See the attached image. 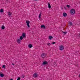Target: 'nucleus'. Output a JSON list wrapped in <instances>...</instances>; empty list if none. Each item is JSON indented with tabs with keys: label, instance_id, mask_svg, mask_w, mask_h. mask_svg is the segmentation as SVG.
Masks as SVG:
<instances>
[{
	"label": "nucleus",
	"instance_id": "nucleus-25",
	"mask_svg": "<svg viewBox=\"0 0 80 80\" xmlns=\"http://www.w3.org/2000/svg\"><path fill=\"white\" fill-rule=\"evenodd\" d=\"M63 33H64V34H66V33H67V32H63Z\"/></svg>",
	"mask_w": 80,
	"mask_h": 80
},
{
	"label": "nucleus",
	"instance_id": "nucleus-9",
	"mask_svg": "<svg viewBox=\"0 0 80 80\" xmlns=\"http://www.w3.org/2000/svg\"><path fill=\"white\" fill-rule=\"evenodd\" d=\"M28 47L29 48H32V45L31 44H29L28 45Z\"/></svg>",
	"mask_w": 80,
	"mask_h": 80
},
{
	"label": "nucleus",
	"instance_id": "nucleus-29",
	"mask_svg": "<svg viewBox=\"0 0 80 80\" xmlns=\"http://www.w3.org/2000/svg\"><path fill=\"white\" fill-rule=\"evenodd\" d=\"M34 0V1H37V0Z\"/></svg>",
	"mask_w": 80,
	"mask_h": 80
},
{
	"label": "nucleus",
	"instance_id": "nucleus-15",
	"mask_svg": "<svg viewBox=\"0 0 80 80\" xmlns=\"http://www.w3.org/2000/svg\"><path fill=\"white\" fill-rule=\"evenodd\" d=\"M1 28L2 30H4V29H5V26H2V27H1Z\"/></svg>",
	"mask_w": 80,
	"mask_h": 80
},
{
	"label": "nucleus",
	"instance_id": "nucleus-10",
	"mask_svg": "<svg viewBox=\"0 0 80 80\" xmlns=\"http://www.w3.org/2000/svg\"><path fill=\"white\" fill-rule=\"evenodd\" d=\"M8 15H9V16H11V15H12V12H8Z\"/></svg>",
	"mask_w": 80,
	"mask_h": 80
},
{
	"label": "nucleus",
	"instance_id": "nucleus-26",
	"mask_svg": "<svg viewBox=\"0 0 80 80\" xmlns=\"http://www.w3.org/2000/svg\"><path fill=\"white\" fill-rule=\"evenodd\" d=\"M67 7H68V8H70V6H69V5H67Z\"/></svg>",
	"mask_w": 80,
	"mask_h": 80
},
{
	"label": "nucleus",
	"instance_id": "nucleus-30",
	"mask_svg": "<svg viewBox=\"0 0 80 80\" xmlns=\"http://www.w3.org/2000/svg\"><path fill=\"white\" fill-rule=\"evenodd\" d=\"M79 37H80V33L79 34Z\"/></svg>",
	"mask_w": 80,
	"mask_h": 80
},
{
	"label": "nucleus",
	"instance_id": "nucleus-32",
	"mask_svg": "<svg viewBox=\"0 0 80 80\" xmlns=\"http://www.w3.org/2000/svg\"><path fill=\"white\" fill-rule=\"evenodd\" d=\"M65 9H67V8H65Z\"/></svg>",
	"mask_w": 80,
	"mask_h": 80
},
{
	"label": "nucleus",
	"instance_id": "nucleus-8",
	"mask_svg": "<svg viewBox=\"0 0 80 80\" xmlns=\"http://www.w3.org/2000/svg\"><path fill=\"white\" fill-rule=\"evenodd\" d=\"M48 62H47V61H44L43 62V65H46V64H47Z\"/></svg>",
	"mask_w": 80,
	"mask_h": 80
},
{
	"label": "nucleus",
	"instance_id": "nucleus-11",
	"mask_svg": "<svg viewBox=\"0 0 80 80\" xmlns=\"http://www.w3.org/2000/svg\"><path fill=\"white\" fill-rule=\"evenodd\" d=\"M0 76L1 77H4V74L3 73L0 74Z\"/></svg>",
	"mask_w": 80,
	"mask_h": 80
},
{
	"label": "nucleus",
	"instance_id": "nucleus-27",
	"mask_svg": "<svg viewBox=\"0 0 80 80\" xmlns=\"http://www.w3.org/2000/svg\"><path fill=\"white\" fill-rule=\"evenodd\" d=\"M20 77L18 78L17 80H20Z\"/></svg>",
	"mask_w": 80,
	"mask_h": 80
},
{
	"label": "nucleus",
	"instance_id": "nucleus-28",
	"mask_svg": "<svg viewBox=\"0 0 80 80\" xmlns=\"http://www.w3.org/2000/svg\"><path fill=\"white\" fill-rule=\"evenodd\" d=\"M12 65H15V64H14L13 63H12Z\"/></svg>",
	"mask_w": 80,
	"mask_h": 80
},
{
	"label": "nucleus",
	"instance_id": "nucleus-3",
	"mask_svg": "<svg viewBox=\"0 0 80 80\" xmlns=\"http://www.w3.org/2000/svg\"><path fill=\"white\" fill-rule=\"evenodd\" d=\"M59 49L60 50L62 51V50H63L64 49V48L63 46L61 45V46H59Z\"/></svg>",
	"mask_w": 80,
	"mask_h": 80
},
{
	"label": "nucleus",
	"instance_id": "nucleus-18",
	"mask_svg": "<svg viewBox=\"0 0 80 80\" xmlns=\"http://www.w3.org/2000/svg\"><path fill=\"white\" fill-rule=\"evenodd\" d=\"M3 9H1L0 11V12H1V13H3Z\"/></svg>",
	"mask_w": 80,
	"mask_h": 80
},
{
	"label": "nucleus",
	"instance_id": "nucleus-1",
	"mask_svg": "<svg viewBox=\"0 0 80 80\" xmlns=\"http://www.w3.org/2000/svg\"><path fill=\"white\" fill-rule=\"evenodd\" d=\"M70 13L72 15H74L75 13V11L74 9H72L70 10Z\"/></svg>",
	"mask_w": 80,
	"mask_h": 80
},
{
	"label": "nucleus",
	"instance_id": "nucleus-12",
	"mask_svg": "<svg viewBox=\"0 0 80 80\" xmlns=\"http://www.w3.org/2000/svg\"><path fill=\"white\" fill-rule=\"evenodd\" d=\"M48 5L49 8H51V6L50 5V3H48Z\"/></svg>",
	"mask_w": 80,
	"mask_h": 80
},
{
	"label": "nucleus",
	"instance_id": "nucleus-13",
	"mask_svg": "<svg viewBox=\"0 0 80 80\" xmlns=\"http://www.w3.org/2000/svg\"><path fill=\"white\" fill-rule=\"evenodd\" d=\"M41 28H45V26L44 25H42L41 26Z\"/></svg>",
	"mask_w": 80,
	"mask_h": 80
},
{
	"label": "nucleus",
	"instance_id": "nucleus-19",
	"mask_svg": "<svg viewBox=\"0 0 80 80\" xmlns=\"http://www.w3.org/2000/svg\"><path fill=\"white\" fill-rule=\"evenodd\" d=\"M20 38V40H23V37L22 36H21Z\"/></svg>",
	"mask_w": 80,
	"mask_h": 80
},
{
	"label": "nucleus",
	"instance_id": "nucleus-16",
	"mask_svg": "<svg viewBox=\"0 0 80 80\" xmlns=\"http://www.w3.org/2000/svg\"><path fill=\"white\" fill-rule=\"evenodd\" d=\"M42 14V13L41 12L40 13V14L39 15V18H41V15Z\"/></svg>",
	"mask_w": 80,
	"mask_h": 80
},
{
	"label": "nucleus",
	"instance_id": "nucleus-6",
	"mask_svg": "<svg viewBox=\"0 0 80 80\" xmlns=\"http://www.w3.org/2000/svg\"><path fill=\"white\" fill-rule=\"evenodd\" d=\"M37 76H38V74L37 73H35L33 74V77L34 78H35L36 77H37Z\"/></svg>",
	"mask_w": 80,
	"mask_h": 80
},
{
	"label": "nucleus",
	"instance_id": "nucleus-22",
	"mask_svg": "<svg viewBox=\"0 0 80 80\" xmlns=\"http://www.w3.org/2000/svg\"><path fill=\"white\" fill-rule=\"evenodd\" d=\"M55 43H56V42H52V45H53L54 44H55Z\"/></svg>",
	"mask_w": 80,
	"mask_h": 80
},
{
	"label": "nucleus",
	"instance_id": "nucleus-14",
	"mask_svg": "<svg viewBox=\"0 0 80 80\" xmlns=\"http://www.w3.org/2000/svg\"><path fill=\"white\" fill-rule=\"evenodd\" d=\"M22 35L23 38H25V37L26 36L25 34V33H23Z\"/></svg>",
	"mask_w": 80,
	"mask_h": 80
},
{
	"label": "nucleus",
	"instance_id": "nucleus-31",
	"mask_svg": "<svg viewBox=\"0 0 80 80\" xmlns=\"http://www.w3.org/2000/svg\"><path fill=\"white\" fill-rule=\"evenodd\" d=\"M10 80H13L12 79H11Z\"/></svg>",
	"mask_w": 80,
	"mask_h": 80
},
{
	"label": "nucleus",
	"instance_id": "nucleus-20",
	"mask_svg": "<svg viewBox=\"0 0 80 80\" xmlns=\"http://www.w3.org/2000/svg\"><path fill=\"white\" fill-rule=\"evenodd\" d=\"M69 25H70V26H71V25H72V23L70 22L69 23Z\"/></svg>",
	"mask_w": 80,
	"mask_h": 80
},
{
	"label": "nucleus",
	"instance_id": "nucleus-21",
	"mask_svg": "<svg viewBox=\"0 0 80 80\" xmlns=\"http://www.w3.org/2000/svg\"><path fill=\"white\" fill-rule=\"evenodd\" d=\"M21 77H22V78H23L25 77V76L23 75V74H22Z\"/></svg>",
	"mask_w": 80,
	"mask_h": 80
},
{
	"label": "nucleus",
	"instance_id": "nucleus-4",
	"mask_svg": "<svg viewBox=\"0 0 80 80\" xmlns=\"http://www.w3.org/2000/svg\"><path fill=\"white\" fill-rule=\"evenodd\" d=\"M46 56V54L45 53H43L41 54V57L42 58H45Z\"/></svg>",
	"mask_w": 80,
	"mask_h": 80
},
{
	"label": "nucleus",
	"instance_id": "nucleus-7",
	"mask_svg": "<svg viewBox=\"0 0 80 80\" xmlns=\"http://www.w3.org/2000/svg\"><path fill=\"white\" fill-rule=\"evenodd\" d=\"M63 16H64V17H67V13L64 12L63 13Z\"/></svg>",
	"mask_w": 80,
	"mask_h": 80
},
{
	"label": "nucleus",
	"instance_id": "nucleus-17",
	"mask_svg": "<svg viewBox=\"0 0 80 80\" xmlns=\"http://www.w3.org/2000/svg\"><path fill=\"white\" fill-rule=\"evenodd\" d=\"M52 38H53V37H52V36H49V39H50V40H52Z\"/></svg>",
	"mask_w": 80,
	"mask_h": 80
},
{
	"label": "nucleus",
	"instance_id": "nucleus-24",
	"mask_svg": "<svg viewBox=\"0 0 80 80\" xmlns=\"http://www.w3.org/2000/svg\"><path fill=\"white\" fill-rule=\"evenodd\" d=\"M47 44L48 45V46H50V44L49 43H48Z\"/></svg>",
	"mask_w": 80,
	"mask_h": 80
},
{
	"label": "nucleus",
	"instance_id": "nucleus-23",
	"mask_svg": "<svg viewBox=\"0 0 80 80\" xmlns=\"http://www.w3.org/2000/svg\"><path fill=\"white\" fill-rule=\"evenodd\" d=\"M2 68H5V65H3Z\"/></svg>",
	"mask_w": 80,
	"mask_h": 80
},
{
	"label": "nucleus",
	"instance_id": "nucleus-5",
	"mask_svg": "<svg viewBox=\"0 0 80 80\" xmlns=\"http://www.w3.org/2000/svg\"><path fill=\"white\" fill-rule=\"evenodd\" d=\"M17 41L18 42V43H21V42H22V41H21V40H20L19 39H17Z\"/></svg>",
	"mask_w": 80,
	"mask_h": 80
},
{
	"label": "nucleus",
	"instance_id": "nucleus-2",
	"mask_svg": "<svg viewBox=\"0 0 80 80\" xmlns=\"http://www.w3.org/2000/svg\"><path fill=\"white\" fill-rule=\"evenodd\" d=\"M26 23H27V25L28 26V28H30V21H26Z\"/></svg>",
	"mask_w": 80,
	"mask_h": 80
}]
</instances>
